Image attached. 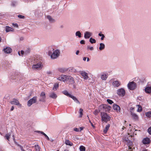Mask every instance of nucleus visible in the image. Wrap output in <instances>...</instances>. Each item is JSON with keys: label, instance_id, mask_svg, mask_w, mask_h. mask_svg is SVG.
Here are the masks:
<instances>
[{"label": "nucleus", "instance_id": "1", "mask_svg": "<svg viewBox=\"0 0 151 151\" xmlns=\"http://www.w3.org/2000/svg\"><path fill=\"white\" fill-rule=\"evenodd\" d=\"M60 52L58 50H54V49L51 48L48 52V55L50 56L51 59H54L58 58L60 55Z\"/></svg>", "mask_w": 151, "mask_h": 151}, {"label": "nucleus", "instance_id": "2", "mask_svg": "<svg viewBox=\"0 0 151 151\" xmlns=\"http://www.w3.org/2000/svg\"><path fill=\"white\" fill-rule=\"evenodd\" d=\"M101 116L102 121L106 123L109 121L111 118V117L106 113L104 112H101Z\"/></svg>", "mask_w": 151, "mask_h": 151}, {"label": "nucleus", "instance_id": "3", "mask_svg": "<svg viewBox=\"0 0 151 151\" xmlns=\"http://www.w3.org/2000/svg\"><path fill=\"white\" fill-rule=\"evenodd\" d=\"M128 88L130 90H134L136 87V84L134 82H130L127 85Z\"/></svg>", "mask_w": 151, "mask_h": 151}, {"label": "nucleus", "instance_id": "4", "mask_svg": "<svg viewBox=\"0 0 151 151\" xmlns=\"http://www.w3.org/2000/svg\"><path fill=\"white\" fill-rule=\"evenodd\" d=\"M37 102V97L34 96L29 100L27 102V106H30L33 104Z\"/></svg>", "mask_w": 151, "mask_h": 151}, {"label": "nucleus", "instance_id": "5", "mask_svg": "<svg viewBox=\"0 0 151 151\" xmlns=\"http://www.w3.org/2000/svg\"><path fill=\"white\" fill-rule=\"evenodd\" d=\"M46 98L45 93L43 92H42L40 93L39 101L44 102L45 101Z\"/></svg>", "mask_w": 151, "mask_h": 151}, {"label": "nucleus", "instance_id": "6", "mask_svg": "<svg viewBox=\"0 0 151 151\" xmlns=\"http://www.w3.org/2000/svg\"><path fill=\"white\" fill-rule=\"evenodd\" d=\"M79 72L85 80H87L88 79L89 77L87 73L83 71H79Z\"/></svg>", "mask_w": 151, "mask_h": 151}, {"label": "nucleus", "instance_id": "7", "mask_svg": "<svg viewBox=\"0 0 151 151\" xmlns=\"http://www.w3.org/2000/svg\"><path fill=\"white\" fill-rule=\"evenodd\" d=\"M68 76L64 75H61L57 78V79L60 81H63L64 82L65 81H67V78Z\"/></svg>", "mask_w": 151, "mask_h": 151}, {"label": "nucleus", "instance_id": "8", "mask_svg": "<svg viewBox=\"0 0 151 151\" xmlns=\"http://www.w3.org/2000/svg\"><path fill=\"white\" fill-rule=\"evenodd\" d=\"M42 67V65L40 62L38 63L37 64L33 65L32 66V68L34 70H38Z\"/></svg>", "mask_w": 151, "mask_h": 151}, {"label": "nucleus", "instance_id": "9", "mask_svg": "<svg viewBox=\"0 0 151 151\" xmlns=\"http://www.w3.org/2000/svg\"><path fill=\"white\" fill-rule=\"evenodd\" d=\"M125 93V91L123 88H121L118 89L117 91V94L120 96H124Z\"/></svg>", "mask_w": 151, "mask_h": 151}, {"label": "nucleus", "instance_id": "10", "mask_svg": "<svg viewBox=\"0 0 151 151\" xmlns=\"http://www.w3.org/2000/svg\"><path fill=\"white\" fill-rule=\"evenodd\" d=\"M62 93L66 96H69V97H70L74 101H76V97L75 96L70 94L67 91L65 90H64L62 91Z\"/></svg>", "mask_w": 151, "mask_h": 151}, {"label": "nucleus", "instance_id": "11", "mask_svg": "<svg viewBox=\"0 0 151 151\" xmlns=\"http://www.w3.org/2000/svg\"><path fill=\"white\" fill-rule=\"evenodd\" d=\"M30 52V50L29 49H27V50L24 51L23 50H21L20 52H18V54L20 56V53L22 55H27L29 54Z\"/></svg>", "mask_w": 151, "mask_h": 151}, {"label": "nucleus", "instance_id": "12", "mask_svg": "<svg viewBox=\"0 0 151 151\" xmlns=\"http://www.w3.org/2000/svg\"><path fill=\"white\" fill-rule=\"evenodd\" d=\"M108 77V74L104 73H102L101 74L100 78L103 81H105Z\"/></svg>", "mask_w": 151, "mask_h": 151}, {"label": "nucleus", "instance_id": "13", "mask_svg": "<svg viewBox=\"0 0 151 151\" xmlns=\"http://www.w3.org/2000/svg\"><path fill=\"white\" fill-rule=\"evenodd\" d=\"M92 35V33L91 32L86 31L84 33V37L85 39H88Z\"/></svg>", "mask_w": 151, "mask_h": 151}, {"label": "nucleus", "instance_id": "14", "mask_svg": "<svg viewBox=\"0 0 151 151\" xmlns=\"http://www.w3.org/2000/svg\"><path fill=\"white\" fill-rule=\"evenodd\" d=\"M142 142L144 145L149 144L150 143V139L148 137H146L142 140Z\"/></svg>", "mask_w": 151, "mask_h": 151}, {"label": "nucleus", "instance_id": "15", "mask_svg": "<svg viewBox=\"0 0 151 151\" xmlns=\"http://www.w3.org/2000/svg\"><path fill=\"white\" fill-rule=\"evenodd\" d=\"M120 85V83L118 81H114L112 83V85L114 87H118Z\"/></svg>", "mask_w": 151, "mask_h": 151}, {"label": "nucleus", "instance_id": "16", "mask_svg": "<svg viewBox=\"0 0 151 151\" xmlns=\"http://www.w3.org/2000/svg\"><path fill=\"white\" fill-rule=\"evenodd\" d=\"M3 50L6 53H10L12 51V49L9 47H6Z\"/></svg>", "mask_w": 151, "mask_h": 151}, {"label": "nucleus", "instance_id": "17", "mask_svg": "<svg viewBox=\"0 0 151 151\" xmlns=\"http://www.w3.org/2000/svg\"><path fill=\"white\" fill-rule=\"evenodd\" d=\"M49 96L52 99H55L57 97V95L53 92H51L49 94Z\"/></svg>", "mask_w": 151, "mask_h": 151}, {"label": "nucleus", "instance_id": "18", "mask_svg": "<svg viewBox=\"0 0 151 151\" xmlns=\"http://www.w3.org/2000/svg\"><path fill=\"white\" fill-rule=\"evenodd\" d=\"M10 103L12 104H14L18 105L19 104V101L15 99H14L10 102Z\"/></svg>", "mask_w": 151, "mask_h": 151}, {"label": "nucleus", "instance_id": "19", "mask_svg": "<svg viewBox=\"0 0 151 151\" xmlns=\"http://www.w3.org/2000/svg\"><path fill=\"white\" fill-rule=\"evenodd\" d=\"M102 106L103 108L105 109L106 111L110 110L111 108V107L110 106L106 104L103 105Z\"/></svg>", "mask_w": 151, "mask_h": 151}, {"label": "nucleus", "instance_id": "20", "mask_svg": "<svg viewBox=\"0 0 151 151\" xmlns=\"http://www.w3.org/2000/svg\"><path fill=\"white\" fill-rule=\"evenodd\" d=\"M68 77L67 78V81H69L71 84H73L74 83V81L73 80V78L72 77L69 76H68Z\"/></svg>", "mask_w": 151, "mask_h": 151}, {"label": "nucleus", "instance_id": "21", "mask_svg": "<svg viewBox=\"0 0 151 151\" xmlns=\"http://www.w3.org/2000/svg\"><path fill=\"white\" fill-rule=\"evenodd\" d=\"M83 109L80 108L79 110L78 111V113L79 114L78 117L79 118H81L82 117L83 115Z\"/></svg>", "mask_w": 151, "mask_h": 151}, {"label": "nucleus", "instance_id": "22", "mask_svg": "<svg viewBox=\"0 0 151 151\" xmlns=\"http://www.w3.org/2000/svg\"><path fill=\"white\" fill-rule=\"evenodd\" d=\"M131 114L132 116V117L133 119L136 120L138 119V116L137 115L135 114L134 113H132V111H131Z\"/></svg>", "mask_w": 151, "mask_h": 151}, {"label": "nucleus", "instance_id": "23", "mask_svg": "<svg viewBox=\"0 0 151 151\" xmlns=\"http://www.w3.org/2000/svg\"><path fill=\"white\" fill-rule=\"evenodd\" d=\"M113 108L114 110H116L117 111H120V108L119 106L116 104H114L113 106Z\"/></svg>", "mask_w": 151, "mask_h": 151}, {"label": "nucleus", "instance_id": "24", "mask_svg": "<svg viewBox=\"0 0 151 151\" xmlns=\"http://www.w3.org/2000/svg\"><path fill=\"white\" fill-rule=\"evenodd\" d=\"M145 92L147 93H151V87L150 86H146L145 88Z\"/></svg>", "mask_w": 151, "mask_h": 151}, {"label": "nucleus", "instance_id": "25", "mask_svg": "<svg viewBox=\"0 0 151 151\" xmlns=\"http://www.w3.org/2000/svg\"><path fill=\"white\" fill-rule=\"evenodd\" d=\"M13 29L12 27L9 26H6V32L13 31Z\"/></svg>", "mask_w": 151, "mask_h": 151}, {"label": "nucleus", "instance_id": "26", "mask_svg": "<svg viewBox=\"0 0 151 151\" xmlns=\"http://www.w3.org/2000/svg\"><path fill=\"white\" fill-rule=\"evenodd\" d=\"M110 126V124H108L106 125L105 128L104 129L103 132L105 134L106 133L108 130L109 129Z\"/></svg>", "mask_w": 151, "mask_h": 151}, {"label": "nucleus", "instance_id": "27", "mask_svg": "<svg viewBox=\"0 0 151 151\" xmlns=\"http://www.w3.org/2000/svg\"><path fill=\"white\" fill-rule=\"evenodd\" d=\"M37 132L38 133H40L41 134L44 135L48 140H50V139L43 132L40 131H37Z\"/></svg>", "mask_w": 151, "mask_h": 151}, {"label": "nucleus", "instance_id": "28", "mask_svg": "<svg viewBox=\"0 0 151 151\" xmlns=\"http://www.w3.org/2000/svg\"><path fill=\"white\" fill-rule=\"evenodd\" d=\"M100 46L99 47V49L100 50H102L104 49L105 47V45L103 43H100Z\"/></svg>", "mask_w": 151, "mask_h": 151}, {"label": "nucleus", "instance_id": "29", "mask_svg": "<svg viewBox=\"0 0 151 151\" xmlns=\"http://www.w3.org/2000/svg\"><path fill=\"white\" fill-rule=\"evenodd\" d=\"M47 18L49 20L50 22H54L55 20L53 19L52 17L49 15H47Z\"/></svg>", "mask_w": 151, "mask_h": 151}, {"label": "nucleus", "instance_id": "30", "mask_svg": "<svg viewBox=\"0 0 151 151\" xmlns=\"http://www.w3.org/2000/svg\"><path fill=\"white\" fill-rule=\"evenodd\" d=\"M59 86V84L58 83H55L54 85L52 88V90L54 91H56Z\"/></svg>", "mask_w": 151, "mask_h": 151}, {"label": "nucleus", "instance_id": "31", "mask_svg": "<svg viewBox=\"0 0 151 151\" xmlns=\"http://www.w3.org/2000/svg\"><path fill=\"white\" fill-rule=\"evenodd\" d=\"M89 42L92 44L95 43L96 42V40L95 39L91 37L90 39Z\"/></svg>", "mask_w": 151, "mask_h": 151}, {"label": "nucleus", "instance_id": "32", "mask_svg": "<svg viewBox=\"0 0 151 151\" xmlns=\"http://www.w3.org/2000/svg\"><path fill=\"white\" fill-rule=\"evenodd\" d=\"M65 144L66 145H69L70 146L72 145L73 144L72 142H70L68 140H66L65 141Z\"/></svg>", "mask_w": 151, "mask_h": 151}, {"label": "nucleus", "instance_id": "33", "mask_svg": "<svg viewBox=\"0 0 151 151\" xmlns=\"http://www.w3.org/2000/svg\"><path fill=\"white\" fill-rule=\"evenodd\" d=\"M79 150L80 151H85L86 148L83 146H81L79 147Z\"/></svg>", "mask_w": 151, "mask_h": 151}, {"label": "nucleus", "instance_id": "34", "mask_svg": "<svg viewBox=\"0 0 151 151\" xmlns=\"http://www.w3.org/2000/svg\"><path fill=\"white\" fill-rule=\"evenodd\" d=\"M76 36H78L79 38L81 37V34L80 31L76 32Z\"/></svg>", "mask_w": 151, "mask_h": 151}, {"label": "nucleus", "instance_id": "35", "mask_svg": "<svg viewBox=\"0 0 151 151\" xmlns=\"http://www.w3.org/2000/svg\"><path fill=\"white\" fill-rule=\"evenodd\" d=\"M145 115L147 117L150 118L151 117V111L146 112Z\"/></svg>", "mask_w": 151, "mask_h": 151}, {"label": "nucleus", "instance_id": "36", "mask_svg": "<svg viewBox=\"0 0 151 151\" xmlns=\"http://www.w3.org/2000/svg\"><path fill=\"white\" fill-rule=\"evenodd\" d=\"M98 35L100 37H101V40H104V38L105 37V36L104 34H101V33H99Z\"/></svg>", "mask_w": 151, "mask_h": 151}, {"label": "nucleus", "instance_id": "37", "mask_svg": "<svg viewBox=\"0 0 151 151\" xmlns=\"http://www.w3.org/2000/svg\"><path fill=\"white\" fill-rule=\"evenodd\" d=\"M10 136L11 134H6V135H5V137L6 138V139H7L9 141V139Z\"/></svg>", "mask_w": 151, "mask_h": 151}, {"label": "nucleus", "instance_id": "38", "mask_svg": "<svg viewBox=\"0 0 151 151\" xmlns=\"http://www.w3.org/2000/svg\"><path fill=\"white\" fill-rule=\"evenodd\" d=\"M83 127H81L79 128H76V132H80L83 129Z\"/></svg>", "mask_w": 151, "mask_h": 151}, {"label": "nucleus", "instance_id": "39", "mask_svg": "<svg viewBox=\"0 0 151 151\" xmlns=\"http://www.w3.org/2000/svg\"><path fill=\"white\" fill-rule=\"evenodd\" d=\"M36 150L37 151H40V147L38 145H35Z\"/></svg>", "mask_w": 151, "mask_h": 151}, {"label": "nucleus", "instance_id": "40", "mask_svg": "<svg viewBox=\"0 0 151 151\" xmlns=\"http://www.w3.org/2000/svg\"><path fill=\"white\" fill-rule=\"evenodd\" d=\"M138 109H137V111L139 112H141L142 110V106L140 105H138Z\"/></svg>", "mask_w": 151, "mask_h": 151}, {"label": "nucleus", "instance_id": "41", "mask_svg": "<svg viewBox=\"0 0 151 151\" xmlns=\"http://www.w3.org/2000/svg\"><path fill=\"white\" fill-rule=\"evenodd\" d=\"M107 102L110 104H112L113 103V102L111 100L109 99H107L106 100Z\"/></svg>", "mask_w": 151, "mask_h": 151}, {"label": "nucleus", "instance_id": "42", "mask_svg": "<svg viewBox=\"0 0 151 151\" xmlns=\"http://www.w3.org/2000/svg\"><path fill=\"white\" fill-rule=\"evenodd\" d=\"M87 49H89L91 51L93 50H94V48L93 47H90L89 45L87 46Z\"/></svg>", "mask_w": 151, "mask_h": 151}, {"label": "nucleus", "instance_id": "43", "mask_svg": "<svg viewBox=\"0 0 151 151\" xmlns=\"http://www.w3.org/2000/svg\"><path fill=\"white\" fill-rule=\"evenodd\" d=\"M100 112V111L99 110H96L94 112H93V113L94 114L96 115H97Z\"/></svg>", "mask_w": 151, "mask_h": 151}, {"label": "nucleus", "instance_id": "44", "mask_svg": "<svg viewBox=\"0 0 151 151\" xmlns=\"http://www.w3.org/2000/svg\"><path fill=\"white\" fill-rule=\"evenodd\" d=\"M58 70L60 72H61V73H63L64 71L65 70L64 69L62 68H60L58 69Z\"/></svg>", "mask_w": 151, "mask_h": 151}, {"label": "nucleus", "instance_id": "45", "mask_svg": "<svg viewBox=\"0 0 151 151\" xmlns=\"http://www.w3.org/2000/svg\"><path fill=\"white\" fill-rule=\"evenodd\" d=\"M18 17L20 19H23L24 17V16L22 15H18Z\"/></svg>", "mask_w": 151, "mask_h": 151}, {"label": "nucleus", "instance_id": "46", "mask_svg": "<svg viewBox=\"0 0 151 151\" xmlns=\"http://www.w3.org/2000/svg\"><path fill=\"white\" fill-rule=\"evenodd\" d=\"M148 132L150 134H151V127H150L148 129Z\"/></svg>", "mask_w": 151, "mask_h": 151}, {"label": "nucleus", "instance_id": "47", "mask_svg": "<svg viewBox=\"0 0 151 151\" xmlns=\"http://www.w3.org/2000/svg\"><path fill=\"white\" fill-rule=\"evenodd\" d=\"M16 4H17V2L15 1H13L12 3V5L13 6H15L16 5Z\"/></svg>", "mask_w": 151, "mask_h": 151}, {"label": "nucleus", "instance_id": "48", "mask_svg": "<svg viewBox=\"0 0 151 151\" xmlns=\"http://www.w3.org/2000/svg\"><path fill=\"white\" fill-rule=\"evenodd\" d=\"M80 43L81 44H85V41L84 40H81L80 42Z\"/></svg>", "mask_w": 151, "mask_h": 151}, {"label": "nucleus", "instance_id": "49", "mask_svg": "<svg viewBox=\"0 0 151 151\" xmlns=\"http://www.w3.org/2000/svg\"><path fill=\"white\" fill-rule=\"evenodd\" d=\"M12 24L13 26L15 27H18V25L17 23H13Z\"/></svg>", "mask_w": 151, "mask_h": 151}, {"label": "nucleus", "instance_id": "50", "mask_svg": "<svg viewBox=\"0 0 151 151\" xmlns=\"http://www.w3.org/2000/svg\"><path fill=\"white\" fill-rule=\"evenodd\" d=\"M77 103L78 104H80V102L79 101L77 100L76 99V103Z\"/></svg>", "mask_w": 151, "mask_h": 151}, {"label": "nucleus", "instance_id": "51", "mask_svg": "<svg viewBox=\"0 0 151 151\" xmlns=\"http://www.w3.org/2000/svg\"><path fill=\"white\" fill-rule=\"evenodd\" d=\"M129 145H132V142L130 140H129Z\"/></svg>", "mask_w": 151, "mask_h": 151}, {"label": "nucleus", "instance_id": "52", "mask_svg": "<svg viewBox=\"0 0 151 151\" xmlns=\"http://www.w3.org/2000/svg\"><path fill=\"white\" fill-rule=\"evenodd\" d=\"M20 148L21 151H25L23 148V147L22 146L20 147Z\"/></svg>", "mask_w": 151, "mask_h": 151}, {"label": "nucleus", "instance_id": "53", "mask_svg": "<svg viewBox=\"0 0 151 151\" xmlns=\"http://www.w3.org/2000/svg\"><path fill=\"white\" fill-rule=\"evenodd\" d=\"M87 58L86 57H84L83 58V60L84 61H85L86 60V59Z\"/></svg>", "mask_w": 151, "mask_h": 151}, {"label": "nucleus", "instance_id": "54", "mask_svg": "<svg viewBox=\"0 0 151 151\" xmlns=\"http://www.w3.org/2000/svg\"><path fill=\"white\" fill-rule=\"evenodd\" d=\"M14 109V107L13 106H12L11 109V111H12Z\"/></svg>", "mask_w": 151, "mask_h": 151}, {"label": "nucleus", "instance_id": "55", "mask_svg": "<svg viewBox=\"0 0 151 151\" xmlns=\"http://www.w3.org/2000/svg\"><path fill=\"white\" fill-rule=\"evenodd\" d=\"M79 52V50H77L76 51V55H78Z\"/></svg>", "mask_w": 151, "mask_h": 151}, {"label": "nucleus", "instance_id": "56", "mask_svg": "<svg viewBox=\"0 0 151 151\" xmlns=\"http://www.w3.org/2000/svg\"><path fill=\"white\" fill-rule=\"evenodd\" d=\"M20 40H22L24 39V38L23 37H21L20 38Z\"/></svg>", "mask_w": 151, "mask_h": 151}, {"label": "nucleus", "instance_id": "57", "mask_svg": "<svg viewBox=\"0 0 151 151\" xmlns=\"http://www.w3.org/2000/svg\"><path fill=\"white\" fill-rule=\"evenodd\" d=\"M51 142H53L54 141V140L53 139H50V140Z\"/></svg>", "mask_w": 151, "mask_h": 151}, {"label": "nucleus", "instance_id": "58", "mask_svg": "<svg viewBox=\"0 0 151 151\" xmlns=\"http://www.w3.org/2000/svg\"><path fill=\"white\" fill-rule=\"evenodd\" d=\"M89 60H90V59H89V58H87V62H88V61H89Z\"/></svg>", "mask_w": 151, "mask_h": 151}, {"label": "nucleus", "instance_id": "59", "mask_svg": "<svg viewBox=\"0 0 151 151\" xmlns=\"http://www.w3.org/2000/svg\"><path fill=\"white\" fill-rule=\"evenodd\" d=\"M63 27H64V26L63 25H61L60 26V28H63Z\"/></svg>", "mask_w": 151, "mask_h": 151}, {"label": "nucleus", "instance_id": "60", "mask_svg": "<svg viewBox=\"0 0 151 151\" xmlns=\"http://www.w3.org/2000/svg\"><path fill=\"white\" fill-rule=\"evenodd\" d=\"M91 125L93 127H94V125H93V124L92 123H91Z\"/></svg>", "mask_w": 151, "mask_h": 151}, {"label": "nucleus", "instance_id": "61", "mask_svg": "<svg viewBox=\"0 0 151 151\" xmlns=\"http://www.w3.org/2000/svg\"><path fill=\"white\" fill-rule=\"evenodd\" d=\"M12 137H13V140H14V141H15V138H14V135H13L12 136Z\"/></svg>", "mask_w": 151, "mask_h": 151}, {"label": "nucleus", "instance_id": "62", "mask_svg": "<svg viewBox=\"0 0 151 151\" xmlns=\"http://www.w3.org/2000/svg\"><path fill=\"white\" fill-rule=\"evenodd\" d=\"M128 149L129 150H131L132 149L130 146H128Z\"/></svg>", "mask_w": 151, "mask_h": 151}, {"label": "nucleus", "instance_id": "63", "mask_svg": "<svg viewBox=\"0 0 151 151\" xmlns=\"http://www.w3.org/2000/svg\"><path fill=\"white\" fill-rule=\"evenodd\" d=\"M134 108H132V107H131L130 109V110H132Z\"/></svg>", "mask_w": 151, "mask_h": 151}, {"label": "nucleus", "instance_id": "64", "mask_svg": "<svg viewBox=\"0 0 151 151\" xmlns=\"http://www.w3.org/2000/svg\"><path fill=\"white\" fill-rule=\"evenodd\" d=\"M88 120H89V122L91 124V123H92V122H91V120L90 119H89Z\"/></svg>", "mask_w": 151, "mask_h": 151}]
</instances>
